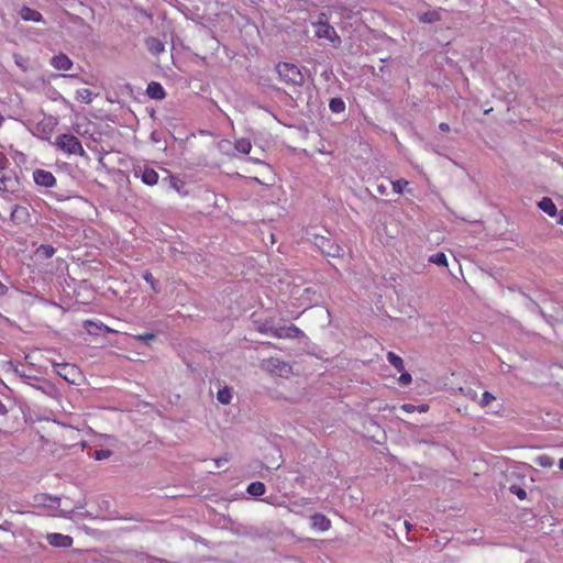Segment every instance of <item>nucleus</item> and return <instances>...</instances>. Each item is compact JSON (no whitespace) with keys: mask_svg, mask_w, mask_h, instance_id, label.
Listing matches in <instances>:
<instances>
[{"mask_svg":"<svg viewBox=\"0 0 563 563\" xmlns=\"http://www.w3.org/2000/svg\"><path fill=\"white\" fill-rule=\"evenodd\" d=\"M235 150L242 154H249L252 150V144L249 139L242 137L235 141Z\"/></svg>","mask_w":563,"mask_h":563,"instance_id":"24","label":"nucleus"},{"mask_svg":"<svg viewBox=\"0 0 563 563\" xmlns=\"http://www.w3.org/2000/svg\"><path fill=\"white\" fill-rule=\"evenodd\" d=\"M314 245L320 252L330 257H340L343 255V249L335 241L325 236H314Z\"/></svg>","mask_w":563,"mask_h":563,"instance_id":"5","label":"nucleus"},{"mask_svg":"<svg viewBox=\"0 0 563 563\" xmlns=\"http://www.w3.org/2000/svg\"><path fill=\"white\" fill-rule=\"evenodd\" d=\"M408 184L409 183L407 180H405V179H397V180L391 183L393 190L396 194H402L405 187L408 186Z\"/></svg>","mask_w":563,"mask_h":563,"instance_id":"31","label":"nucleus"},{"mask_svg":"<svg viewBox=\"0 0 563 563\" xmlns=\"http://www.w3.org/2000/svg\"><path fill=\"white\" fill-rule=\"evenodd\" d=\"M558 223L563 225V211L559 214Z\"/></svg>","mask_w":563,"mask_h":563,"instance_id":"52","label":"nucleus"},{"mask_svg":"<svg viewBox=\"0 0 563 563\" xmlns=\"http://www.w3.org/2000/svg\"><path fill=\"white\" fill-rule=\"evenodd\" d=\"M140 13H141L142 15L146 16V18H147V19H150V20L153 18V15H152L151 13H148L147 11H145L144 9H141V10H140Z\"/></svg>","mask_w":563,"mask_h":563,"instance_id":"50","label":"nucleus"},{"mask_svg":"<svg viewBox=\"0 0 563 563\" xmlns=\"http://www.w3.org/2000/svg\"><path fill=\"white\" fill-rule=\"evenodd\" d=\"M143 278L146 283L150 284L151 288L153 289L154 292H159L161 291V287L158 285V282L154 278V276L152 275L151 272L146 271L143 273Z\"/></svg>","mask_w":563,"mask_h":563,"instance_id":"28","label":"nucleus"},{"mask_svg":"<svg viewBox=\"0 0 563 563\" xmlns=\"http://www.w3.org/2000/svg\"><path fill=\"white\" fill-rule=\"evenodd\" d=\"M64 77H70V78H78L77 75H73V74H69V75H63Z\"/></svg>","mask_w":563,"mask_h":563,"instance_id":"54","label":"nucleus"},{"mask_svg":"<svg viewBox=\"0 0 563 563\" xmlns=\"http://www.w3.org/2000/svg\"><path fill=\"white\" fill-rule=\"evenodd\" d=\"M3 122H4V118H3V115L0 113V126L3 124Z\"/></svg>","mask_w":563,"mask_h":563,"instance_id":"57","label":"nucleus"},{"mask_svg":"<svg viewBox=\"0 0 563 563\" xmlns=\"http://www.w3.org/2000/svg\"><path fill=\"white\" fill-rule=\"evenodd\" d=\"M54 145L65 154L84 156L86 154L80 141L73 134H59Z\"/></svg>","mask_w":563,"mask_h":563,"instance_id":"3","label":"nucleus"},{"mask_svg":"<svg viewBox=\"0 0 563 563\" xmlns=\"http://www.w3.org/2000/svg\"><path fill=\"white\" fill-rule=\"evenodd\" d=\"M559 466H560V468H561V470H563V457H562V459H560V461H559Z\"/></svg>","mask_w":563,"mask_h":563,"instance_id":"56","label":"nucleus"},{"mask_svg":"<svg viewBox=\"0 0 563 563\" xmlns=\"http://www.w3.org/2000/svg\"><path fill=\"white\" fill-rule=\"evenodd\" d=\"M135 339L148 344L151 341H153L155 339V334L152 332H145V333L136 335Z\"/></svg>","mask_w":563,"mask_h":563,"instance_id":"38","label":"nucleus"},{"mask_svg":"<svg viewBox=\"0 0 563 563\" xmlns=\"http://www.w3.org/2000/svg\"><path fill=\"white\" fill-rule=\"evenodd\" d=\"M55 371L60 377H63L66 380H69L68 375L70 374V372H75V367L66 363L56 364Z\"/></svg>","mask_w":563,"mask_h":563,"instance_id":"27","label":"nucleus"},{"mask_svg":"<svg viewBox=\"0 0 563 563\" xmlns=\"http://www.w3.org/2000/svg\"><path fill=\"white\" fill-rule=\"evenodd\" d=\"M33 179L37 186L52 188L56 184L55 176L45 169H35L33 172Z\"/></svg>","mask_w":563,"mask_h":563,"instance_id":"7","label":"nucleus"},{"mask_svg":"<svg viewBox=\"0 0 563 563\" xmlns=\"http://www.w3.org/2000/svg\"><path fill=\"white\" fill-rule=\"evenodd\" d=\"M111 454H112V451H110L108 449H101V450L95 451L93 457L97 461H102V460L110 457Z\"/></svg>","mask_w":563,"mask_h":563,"instance_id":"34","label":"nucleus"},{"mask_svg":"<svg viewBox=\"0 0 563 563\" xmlns=\"http://www.w3.org/2000/svg\"><path fill=\"white\" fill-rule=\"evenodd\" d=\"M217 400L222 405H228L232 400V391L229 387H223L217 393Z\"/></svg>","mask_w":563,"mask_h":563,"instance_id":"25","label":"nucleus"},{"mask_svg":"<svg viewBox=\"0 0 563 563\" xmlns=\"http://www.w3.org/2000/svg\"><path fill=\"white\" fill-rule=\"evenodd\" d=\"M18 186V180L13 177L11 170H0V190L13 192Z\"/></svg>","mask_w":563,"mask_h":563,"instance_id":"9","label":"nucleus"},{"mask_svg":"<svg viewBox=\"0 0 563 563\" xmlns=\"http://www.w3.org/2000/svg\"><path fill=\"white\" fill-rule=\"evenodd\" d=\"M399 373H400L399 383L401 385H408L411 383L412 377L408 372H405V369H404L402 372H399Z\"/></svg>","mask_w":563,"mask_h":563,"instance_id":"39","label":"nucleus"},{"mask_svg":"<svg viewBox=\"0 0 563 563\" xmlns=\"http://www.w3.org/2000/svg\"><path fill=\"white\" fill-rule=\"evenodd\" d=\"M47 542L56 548H69L73 544V538L62 533H48L46 537Z\"/></svg>","mask_w":563,"mask_h":563,"instance_id":"11","label":"nucleus"},{"mask_svg":"<svg viewBox=\"0 0 563 563\" xmlns=\"http://www.w3.org/2000/svg\"><path fill=\"white\" fill-rule=\"evenodd\" d=\"M47 499L51 501V504L48 505L49 507L58 506L59 498H57V497H47Z\"/></svg>","mask_w":563,"mask_h":563,"instance_id":"45","label":"nucleus"},{"mask_svg":"<svg viewBox=\"0 0 563 563\" xmlns=\"http://www.w3.org/2000/svg\"><path fill=\"white\" fill-rule=\"evenodd\" d=\"M14 60H15V64L23 70L25 71L27 69V63H26V59H24L23 57H21L20 55H14Z\"/></svg>","mask_w":563,"mask_h":563,"instance_id":"40","label":"nucleus"},{"mask_svg":"<svg viewBox=\"0 0 563 563\" xmlns=\"http://www.w3.org/2000/svg\"><path fill=\"white\" fill-rule=\"evenodd\" d=\"M19 14H20L21 19L24 21H31V22H35V23H40V22L44 21V18L40 11L32 9L30 7H26V5H24L20 9Z\"/></svg>","mask_w":563,"mask_h":563,"instance_id":"13","label":"nucleus"},{"mask_svg":"<svg viewBox=\"0 0 563 563\" xmlns=\"http://www.w3.org/2000/svg\"><path fill=\"white\" fill-rule=\"evenodd\" d=\"M164 180H167L169 183L170 188L177 191L179 196L187 197L189 195V191L185 188L186 183L179 177L175 175H169Z\"/></svg>","mask_w":563,"mask_h":563,"instance_id":"15","label":"nucleus"},{"mask_svg":"<svg viewBox=\"0 0 563 563\" xmlns=\"http://www.w3.org/2000/svg\"><path fill=\"white\" fill-rule=\"evenodd\" d=\"M263 501L268 503L271 505H275V503L272 500V497H266L265 499H263Z\"/></svg>","mask_w":563,"mask_h":563,"instance_id":"53","label":"nucleus"},{"mask_svg":"<svg viewBox=\"0 0 563 563\" xmlns=\"http://www.w3.org/2000/svg\"><path fill=\"white\" fill-rule=\"evenodd\" d=\"M562 320H563V311H562V316H561Z\"/></svg>","mask_w":563,"mask_h":563,"instance_id":"59","label":"nucleus"},{"mask_svg":"<svg viewBox=\"0 0 563 563\" xmlns=\"http://www.w3.org/2000/svg\"><path fill=\"white\" fill-rule=\"evenodd\" d=\"M49 64L55 69L64 71L71 69L74 65L73 60L64 53H59L53 56L49 60Z\"/></svg>","mask_w":563,"mask_h":563,"instance_id":"12","label":"nucleus"},{"mask_svg":"<svg viewBox=\"0 0 563 563\" xmlns=\"http://www.w3.org/2000/svg\"><path fill=\"white\" fill-rule=\"evenodd\" d=\"M57 125V119L48 115L44 117L31 130L32 134L42 140H49L55 126Z\"/></svg>","mask_w":563,"mask_h":563,"instance_id":"6","label":"nucleus"},{"mask_svg":"<svg viewBox=\"0 0 563 563\" xmlns=\"http://www.w3.org/2000/svg\"><path fill=\"white\" fill-rule=\"evenodd\" d=\"M428 409H429V406L424 405V404L416 406V411H418V412H427Z\"/></svg>","mask_w":563,"mask_h":563,"instance_id":"46","label":"nucleus"},{"mask_svg":"<svg viewBox=\"0 0 563 563\" xmlns=\"http://www.w3.org/2000/svg\"><path fill=\"white\" fill-rule=\"evenodd\" d=\"M313 27L314 36L318 40H327L334 47H339L342 43L335 29L329 23L328 16L324 12L318 15L317 21L311 22Z\"/></svg>","mask_w":563,"mask_h":563,"instance_id":"1","label":"nucleus"},{"mask_svg":"<svg viewBox=\"0 0 563 563\" xmlns=\"http://www.w3.org/2000/svg\"><path fill=\"white\" fill-rule=\"evenodd\" d=\"M289 339H299L305 335V333L295 324L288 325Z\"/></svg>","mask_w":563,"mask_h":563,"instance_id":"35","label":"nucleus"},{"mask_svg":"<svg viewBox=\"0 0 563 563\" xmlns=\"http://www.w3.org/2000/svg\"><path fill=\"white\" fill-rule=\"evenodd\" d=\"M98 95L92 92L90 89H87V88H82V89H78L76 91V100L79 101V102H82V103H86V104H89L92 102L93 98L97 97Z\"/></svg>","mask_w":563,"mask_h":563,"instance_id":"20","label":"nucleus"},{"mask_svg":"<svg viewBox=\"0 0 563 563\" xmlns=\"http://www.w3.org/2000/svg\"><path fill=\"white\" fill-rule=\"evenodd\" d=\"M217 465L220 466L222 465V462L220 460L217 461Z\"/></svg>","mask_w":563,"mask_h":563,"instance_id":"58","label":"nucleus"},{"mask_svg":"<svg viewBox=\"0 0 563 563\" xmlns=\"http://www.w3.org/2000/svg\"><path fill=\"white\" fill-rule=\"evenodd\" d=\"M538 207L547 213L549 217L556 216V206L551 198L543 197L539 202Z\"/></svg>","mask_w":563,"mask_h":563,"instance_id":"18","label":"nucleus"},{"mask_svg":"<svg viewBox=\"0 0 563 563\" xmlns=\"http://www.w3.org/2000/svg\"><path fill=\"white\" fill-rule=\"evenodd\" d=\"M9 165V159L3 153H0V170H5Z\"/></svg>","mask_w":563,"mask_h":563,"instance_id":"41","label":"nucleus"},{"mask_svg":"<svg viewBox=\"0 0 563 563\" xmlns=\"http://www.w3.org/2000/svg\"><path fill=\"white\" fill-rule=\"evenodd\" d=\"M134 176L141 178L142 183L147 186H154L158 181V174L150 167H139L134 169Z\"/></svg>","mask_w":563,"mask_h":563,"instance_id":"8","label":"nucleus"},{"mask_svg":"<svg viewBox=\"0 0 563 563\" xmlns=\"http://www.w3.org/2000/svg\"><path fill=\"white\" fill-rule=\"evenodd\" d=\"M418 20L422 23H433L441 20V10H430L418 14Z\"/></svg>","mask_w":563,"mask_h":563,"instance_id":"19","label":"nucleus"},{"mask_svg":"<svg viewBox=\"0 0 563 563\" xmlns=\"http://www.w3.org/2000/svg\"><path fill=\"white\" fill-rule=\"evenodd\" d=\"M55 252H56L55 247L49 244H41L35 251L37 256L45 258V260L53 257Z\"/></svg>","mask_w":563,"mask_h":563,"instance_id":"22","label":"nucleus"},{"mask_svg":"<svg viewBox=\"0 0 563 563\" xmlns=\"http://www.w3.org/2000/svg\"><path fill=\"white\" fill-rule=\"evenodd\" d=\"M495 399V396H493L489 391H484L482 395V398L479 400V404L482 407L488 406L493 400Z\"/></svg>","mask_w":563,"mask_h":563,"instance_id":"37","label":"nucleus"},{"mask_svg":"<svg viewBox=\"0 0 563 563\" xmlns=\"http://www.w3.org/2000/svg\"><path fill=\"white\" fill-rule=\"evenodd\" d=\"M329 109L333 113H342L345 110V102L340 97L332 98L329 102Z\"/></svg>","mask_w":563,"mask_h":563,"instance_id":"23","label":"nucleus"},{"mask_svg":"<svg viewBox=\"0 0 563 563\" xmlns=\"http://www.w3.org/2000/svg\"><path fill=\"white\" fill-rule=\"evenodd\" d=\"M274 330H275V327L272 325L268 321H265L261 325H258V331L263 334H268V335L273 336Z\"/></svg>","mask_w":563,"mask_h":563,"instance_id":"33","label":"nucleus"},{"mask_svg":"<svg viewBox=\"0 0 563 563\" xmlns=\"http://www.w3.org/2000/svg\"><path fill=\"white\" fill-rule=\"evenodd\" d=\"M377 189H378V191H379V192H382V194H384V192H385V188H384L383 186H378V187H377Z\"/></svg>","mask_w":563,"mask_h":563,"instance_id":"55","label":"nucleus"},{"mask_svg":"<svg viewBox=\"0 0 563 563\" xmlns=\"http://www.w3.org/2000/svg\"><path fill=\"white\" fill-rule=\"evenodd\" d=\"M273 338H276V339H289L288 327H279V328L275 327Z\"/></svg>","mask_w":563,"mask_h":563,"instance_id":"32","label":"nucleus"},{"mask_svg":"<svg viewBox=\"0 0 563 563\" xmlns=\"http://www.w3.org/2000/svg\"><path fill=\"white\" fill-rule=\"evenodd\" d=\"M404 526L408 532L412 529V525L407 520L404 521Z\"/></svg>","mask_w":563,"mask_h":563,"instance_id":"51","label":"nucleus"},{"mask_svg":"<svg viewBox=\"0 0 563 563\" xmlns=\"http://www.w3.org/2000/svg\"><path fill=\"white\" fill-rule=\"evenodd\" d=\"M534 462L537 465L541 467H551L554 464L553 459L547 454H541L537 456Z\"/></svg>","mask_w":563,"mask_h":563,"instance_id":"30","label":"nucleus"},{"mask_svg":"<svg viewBox=\"0 0 563 563\" xmlns=\"http://www.w3.org/2000/svg\"><path fill=\"white\" fill-rule=\"evenodd\" d=\"M14 374L22 379L23 384H25L36 390H40L41 393H43L44 395H46L51 398L56 397L57 389L51 382H48L44 378L34 376V375H30L25 371L20 369V368H15Z\"/></svg>","mask_w":563,"mask_h":563,"instance_id":"2","label":"nucleus"},{"mask_svg":"<svg viewBox=\"0 0 563 563\" xmlns=\"http://www.w3.org/2000/svg\"><path fill=\"white\" fill-rule=\"evenodd\" d=\"M8 413L7 406L0 400V416H5Z\"/></svg>","mask_w":563,"mask_h":563,"instance_id":"48","label":"nucleus"},{"mask_svg":"<svg viewBox=\"0 0 563 563\" xmlns=\"http://www.w3.org/2000/svg\"><path fill=\"white\" fill-rule=\"evenodd\" d=\"M145 46L151 54L156 56L165 51L164 43L159 38L153 36L145 40Z\"/></svg>","mask_w":563,"mask_h":563,"instance_id":"16","label":"nucleus"},{"mask_svg":"<svg viewBox=\"0 0 563 563\" xmlns=\"http://www.w3.org/2000/svg\"><path fill=\"white\" fill-rule=\"evenodd\" d=\"M146 93L150 98L155 99V100H162L166 96L163 86L156 81H151L147 85Z\"/></svg>","mask_w":563,"mask_h":563,"instance_id":"17","label":"nucleus"},{"mask_svg":"<svg viewBox=\"0 0 563 563\" xmlns=\"http://www.w3.org/2000/svg\"><path fill=\"white\" fill-rule=\"evenodd\" d=\"M510 492L516 495L520 500H525L527 498V492L517 485L510 486Z\"/></svg>","mask_w":563,"mask_h":563,"instance_id":"36","label":"nucleus"},{"mask_svg":"<svg viewBox=\"0 0 563 563\" xmlns=\"http://www.w3.org/2000/svg\"><path fill=\"white\" fill-rule=\"evenodd\" d=\"M9 288L0 280V297H3L8 294Z\"/></svg>","mask_w":563,"mask_h":563,"instance_id":"44","label":"nucleus"},{"mask_svg":"<svg viewBox=\"0 0 563 563\" xmlns=\"http://www.w3.org/2000/svg\"><path fill=\"white\" fill-rule=\"evenodd\" d=\"M276 70L279 75V78L286 84L301 86L305 81V76L301 73V69L295 64L279 63L276 66Z\"/></svg>","mask_w":563,"mask_h":563,"instance_id":"4","label":"nucleus"},{"mask_svg":"<svg viewBox=\"0 0 563 563\" xmlns=\"http://www.w3.org/2000/svg\"><path fill=\"white\" fill-rule=\"evenodd\" d=\"M401 409L408 413H411V412H415L416 411V405H412V404H404L401 406Z\"/></svg>","mask_w":563,"mask_h":563,"instance_id":"42","label":"nucleus"},{"mask_svg":"<svg viewBox=\"0 0 563 563\" xmlns=\"http://www.w3.org/2000/svg\"><path fill=\"white\" fill-rule=\"evenodd\" d=\"M429 262L439 266H446L448 260L443 252H438L429 257Z\"/></svg>","mask_w":563,"mask_h":563,"instance_id":"29","label":"nucleus"},{"mask_svg":"<svg viewBox=\"0 0 563 563\" xmlns=\"http://www.w3.org/2000/svg\"><path fill=\"white\" fill-rule=\"evenodd\" d=\"M266 487L262 482H252L249 484L246 492L254 497H260L265 494Z\"/></svg>","mask_w":563,"mask_h":563,"instance_id":"21","label":"nucleus"},{"mask_svg":"<svg viewBox=\"0 0 563 563\" xmlns=\"http://www.w3.org/2000/svg\"><path fill=\"white\" fill-rule=\"evenodd\" d=\"M311 527L319 531H328L331 528V521L322 514H314L310 518Z\"/></svg>","mask_w":563,"mask_h":563,"instance_id":"14","label":"nucleus"},{"mask_svg":"<svg viewBox=\"0 0 563 563\" xmlns=\"http://www.w3.org/2000/svg\"><path fill=\"white\" fill-rule=\"evenodd\" d=\"M10 219L14 224L26 223L30 219V213L26 207L14 205L11 207Z\"/></svg>","mask_w":563,"mask_h":563,"instance_id":"10","label":"nucleus"},{"mask_svg":"<svg viewBox=\"0 0 563 563\" xmlns=\"http://www.w3.org/2000/svg\"><path fill=\"white\" fill-rule=\"evenodd\" d=\"M275 367H278L279 365L285 366L286 364L284 362H280L278 358H272L269 361Z\"/></svg>","mask_w":563,"mask_h":563,"instance_id":"49","label":"nucleus"},{"mask_svg":"<svg viewBox=\"0 0 563 563\" xmlns=\"http://www.w3.org/2000/svg\"><path fill=\"white\" fill-rule=\"evenodd\" d=\"M439 129H440L442 132H449V131H450V125H449V123H446V122H442V123H440Z\"/></svg>","mask_w":563,"mask_h":563,"instance_id":"47","label":"nucleus"},{"mask_svg":"<svg viewBox=\"0 0 563 563\" xmlns=\"http://www.w3.org/2000/svg\"><path fill=\"white\" fill-rule=\"evenodd\" d=\"M145 559H146V563H168L167 561H165L163 559H157V558L150 556V555H146Z\"/></svg>","mask_w":563,"mask_h":563,"instance_id":"43","label":"nucleus"},{"mask_svg":"<svg viewBox=\"0 0 563 563\" xmlns=\"http://www.w3.org/2000/svg\"><path fill=\"white\" fill-rule=\"evenodd\" d=\"M387 361L397 369V372H402L405 369L402 358L394 352L387 353Z\"/></svg>","mask_w":563,"mask_h":563,"instance_id":"26","label":"nucleus"}]
</instances>
